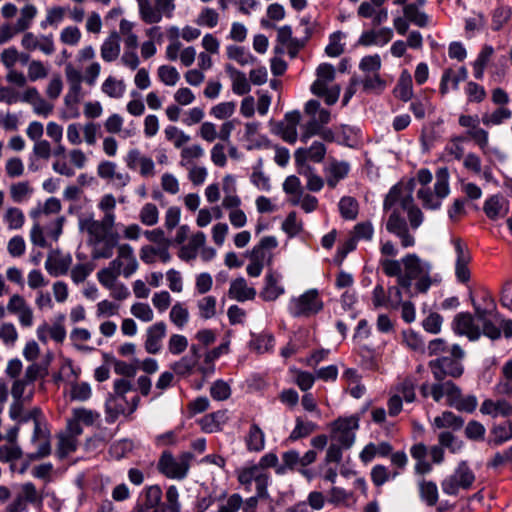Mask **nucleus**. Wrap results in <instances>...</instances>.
<instances>
[{
    "label": "nucleus",
    "mask_w": 512,
    "mask_h": 512,
    "mask_svg": "<svg viewBox=\"0 0 512 512\" xmlns=\"http://www.w3.org/2000/svg\"><path fill=\"white\" fill-rule=\"evenodd\" d=\"M64 71L68 83L84 82L89 86H94L101 73V65L99 62H91L82 73L71 63H68Z\"/></svg>",
    "instance_id": "nucleus-20"
},
{
    "label": "nucleus",
    "mask_w": 512,
    "mask_h": 512,
    "mask_svg": "<svg viewBox=\"0 0 512 512\" xmlns=\"http://www.w3.org/2000/svg\"><path fill=\"white\" fill-rule=\"evenodd\" d=\"M318 429L317 424L304 420L302 417L295 419V427L290 433L289 440L296 441L305 438Z\"/></svg>",
    "instance_id": "nucleus-55"
},
{
    "label": "nucleus",
    "mask_w": 512,
    "mask_h": 512,
    "mask_svg": "<svg viewBox=\"0 0 512 512\" xmlns=\"http://www.w3.org/2000/svg\"><path fill=\"white\" fill-rule=\"evenodd\" d=\"M34 393V383L28 380L24 375L17 378L11 388V395L17 401L30 400Z\"/></svg>",
    "instance_id": "nucleus-47"
},
{
    "label": "nucleus",
    "mask_w": 512,
    "mask_h": 512,
    "mask_svg": "<svg viewBox=\"0 0 512 512\" xmlns=\"http://www.w3.org/2000/svg\"><path fill=\"white\" fill-rule=\"evenodd\" d=\"M169 248L170 246L164 245H143L139 250V257L143 263L148 265L156 262L168 263L172 258Z\"/></svg>",
    "instance_id": "nucleus-26"
},
{
    "label": "nucleus",
    "mask_w": 512,
    "mask_h": 512,
    "mask_svg": "<svg viewBox=\"0 0 512 512\" xmlns=\"http://www.w3.org/2000/svg\"><path fill=\"white\" fill-rule=\"evenodd\" d=\"M386 229L389 233L399 238L403 248H409L415 245V237L410 233L405 218L400 215L398 210H394L390 214L386 222Z\"/></svg>",
    "instance_id": "nucleus-17"
},
{
    "label": "nucleus",
    "mask_w": 512,
    "mask_h": 512,
    "mask_svg": "<svg viewBox=\"0 0 512 512\" xmlns=\"http://www.w3.org/2000/svg\"><path fill=\"white\" fill-rule=\"evenodd\" d=\"M2 220L10 231L21 230L26 221L24 212L16 206H8L5 208Z\"/></svg>",
    "instance_id": "nucleus-44"
},
{
    "label": "nucleus",
    "mask_w": 512,
    "mask_h": 512,
    "mask_svg": "<svg viewBox=\"0 0 512 512\" xmlns=\"http://www.w3.org/2000/svg\"><path fill=\"white\" fill-rule=\"evenodd\" d=\"M489 444L498 446L512 438V422L494 425L490 430Z\"/></svg>",
    "instance_id": "nucleus-53"
},
{
    "label": "nucleus",
    "mask_w": 512,
    "mask_h": 512,
    "mask_svg": "<svg viewBox=\"0 0 512 512\" xmlns=\"http://www.w3.org/2000/svg\"><path fill=\"white\" fill-rule=\"evenodd\" d=\"M475 481V475L466 462H461L454 473L442 482V490L449 495H456L463 489H469Z\"/></svg>",
    "instance_id": "nucleus-15"
},
{
    "label": "nucleus",
    "mask_w": 512,
    "mask_h": 512,
    "mask_svg": "<svg viewBox=\"0 0 512 512\" xmlns=\"http://www.w3.org/2000/svg\"><path fill=\"white\" fill-rule=\"evenodd\" d=\"M167 326L163 321L156 322L146 330L144 348L149 354H157L162 348V340L166 336Z\"/></svg>",
    "instance_id": "nucleus-25"
},
{
    "label": "nucleus",
    "mask_w": 512,
    "mask_h": 512,
    "mask_svg": "<svg viewBox=\"0 0 512 512\" xmlns=\"http://www.w3.org/2000/svg\"><path fill=\"white\" fill-rule=\"evenodd\" d=\"M284 292V287L279 284V277L272 270H269L265 276V284L260 292V297L264 301H275Z\"/></svg>",
    "instance_id": "nucleus-37"
},
{
    "label": "nucleus",
    "mask_w": 512,
    "mask_h": 512,
    "mask_svg": "<svg viewBox=\"0 0 512 512\" xmlns=\"http://www.w3.org/2000/svg\"><path fill=\"white\" fill-rule=\"evenodd\" d=\"M480 412L484 415H490L493 418L499 415L506 417L512 413V405L506 400L493 401L486 399L480 407Z\"/></svg>",
    "instance_id": "nucleus-45"
},
{
    "label": "nucleus",
    "mask_w": 512,
    "mask_h": 512,
    "mask_svg": "<svg viewBox=\"0 0 512 512\" xmlns=\"http://www.w3.org/2000/svg\"><path fill=\"white\" fill-rule=\"evenodd\" d=\"M430 273V263L422 260L415 253L406 254L403 257V275L400 279V287L413 296L412 284L415 282L414 292L424 294L433 283Z\"/></svg>",
    "instance_id": "nucleus-5"
},
{
    "label": "nucleus",
    "mask_w": 512,
    "mask_h": 512,
    "mask_svg": "<svg viewBox=\"0 0 512 512\" xmlns=\"http://www.w3.org/2000/svg\"><path fill=\"white\" fill-rule=\"evenodd\" d=\"M349 170L350 166L345 161H330L325 168L327 185L335 188L337 183L348 175Z\"/></svg>",
    "instance_id": "nucleus-36"
},
{
    "label": "nucleus",
    "mask_w": 512,
    "mask_h": 512,
    "mask_svg": "<svg viewBox=\"0 0 512 512\" xmlns=\"http://www.w3.org/2000/svg\"><path fill=\"white\" fill-rule=\"evenodd\" d=\"M33 193V187L29 181H20L12 183L9 186V196L14 203H23L30 198Z\"/></svg>",
    "instance_id": "nucleus-50"
},
{
    "label": "nucleus",
    "mask_w": 512,
    "mask_h": 512,
    "mask_svg": "<svg viewBox=\"0 0 512 512\" xmlns=\"http://www.w3.org/2000/svg\"><path fill=\"white\" fill-rule=\"evenodd\" d=\"M21 46L28 52L39 50L45 55H51L55 52L54 39L51 34L36 35L26 30L21 38Z\"/></svg>",
    "instance_id": "nucleus-19"
},
{
    "label": "nucleus",
    "mask_w": 512,
    "mask_h": 512,
    "mask_svg": "<svg viewBox=\"0 0 512 512\" xmlns=\"http://www.w3.org/2000/svg\"><path fill=\"white\" fill-rule=\"evenodd\" d=\"M393 94L403 102H408L413 99V81L411 74L407 70L401 72L397 84L394 87Z\"/></svg>",
    "instance_id": "nucleus-41"
},
{
    "label": "nucleus",
    "mask_w": 512,
    "mask_h": 512,
    "mask_svg": "<svg viewBox=\"0 0 512 512\" xmlns=\"http://www.w3.org/2000/svg\"><path fill=\"white\" fill-rule=\"evenodd\" d=\"M403 14L409 21L420 28H424L429 24V16L419 9L417 4H406L403 7Z\"/></svg>",
    "instance_id": "nucleus-51"
},
{
    "label": "nucleus",
    "mask_w": 512,
    "mask_h": 512,
    "mask_svg": "<svg viewBox=\"0 0 512 512\" xmlns=\"http://www.w3.org/2000/svg\"><path fill=\"white\" fill-rule=\"evenodd\" d=\"M162 490L158 485H151L144 489L134 512H165L161 506Z\"/></svg>",
    "instance_id": "nucleus-21"
},
{
    "label": "nucleus",
    "mask_w": 512,
    "mask_h": 512,
    "mask_svg": "<svg viewBox=\"0 0 512 512\" xmlns=\"http://www.w3.org/2000/svg\"><path fill=\"white\" fill-rule=\"evenodd\" d=\"M379 264L386 276L397 278V284L400 286V279L403 275V257L400 260L383 258L380 259Z\"/></svg>",
    "instance_id": "nucleus-58"
},
{
    "label": "nucleus",
    "mask_w": 512,
    "mask_h": 512,
    "mask_svg": "<svg viewBox=\"0 0 512 512\" xmlns=\"http://www.w3.org/2000/svg\"><path fill=\"white\" fill-rule=\"evenodd\" d=\"M494 53V49L489 46L485 45L481 52L479 53L477 59L473 63V71H474V77L477 80H481L484 76L485 68L490 61L491 56Z\"/></svg>",
    "instance_id": "nucleus-61"
},
{
    "label": "nucleus",
    "mask_w": 512,
    "mask_h": 512,
    "mask_svg": "<svg viewBox=\"0 0 512 512\" xmlns=\"http://www.w3.org/2000/svg\"><path fill=\"white\" fill-rule=\"evenodd\" d=\"M101 90L111 98H120L125 92L123 80H118L113 76H108L102 83Z\"/></svg>",
    "instance_id": "nucleus-64"
},
{
    "label": "nucleus",
    "mask_w": 512,
    "mask_h": 512,
    "mask_svg": "<svg viewBox=\"0 0 512 512\" xmlns=\"http://www.w3.org/2000/svg\"><path fill=\"white\" fill-rule=\"evenodd\" d=\"M288 309L295 318L309 319L324 309V301L320 292L313 288L292 297L289 301Z\"/></svg>",
    "instance_id": "nucleus-7"
},
{
    "label": "nucleus",
    "mask_w": 512,
    "mask_h": 512,
    "mask_svg": "<svg viewBox=\"0 0 512 512\" xmlns=\"http://www.w3.org/2000/svg\"><path fill=\"white\" fill-rule=\"evenodd\" d=\"M316 76V80L311 85V92L318 97H324L326 104H335L340 95V87L338 85L329 87L335 78L334 67L331 64L322 63L316 70Z\"/></svg>",
    "instance_id": "nucleus-10"
},
{
    "label": "nucleus",
    "mask_w": 512,
    "mask_h": 512,
    "mask_svg": "<svg viewBox=\"0 0 512 512\" xmlns=\"http://www.w3.org/2000/svg\"><path fill=\"white\" fill-rule=\"evenodd\" d=\"M402 209L407 213L409 225L412 229H418L424 220L421 209L414 203V199L409 192L401 201Z\"/></svg>",
    "instance_id": "nucleus-39"
},
{
    "label": "nucleus",
    "mask_w": 512,
    "mask_h": 512,
    "mask_svg": "<svg viewBox=\"0 0 512 512\" xmlns=\"http://www.w3.org/2000/svg\"><path fill=\"white\" fill-rule=\"evenodd\" d=\"M97 279L104 288L110 291L111 297L118 301L125 300L130 295L128 288L118 282L117 276L97 273Z\"/></svg>",
    "instance_id": "nucleus-33"
},
{
    "label": "nucleus",
    "mask_w": 512,
    "mask_h": 512,
    "mask_svg": "<svg viewBox=\"0 0 512 512\" xmlns=\"http://www.w3.org/2000/svg\"><path fill=\"white\" fill-rule=\"evenodd\" d=\"M49 75V67L41 60H31L27 66V78L30 82L46 79Z\"/></svg>",
    "instance_id": "nucleus-60"
},
{
    "label": "nucleus",
    "mask_w": 512,
    "mask_h": 512,
    "mask_svg": "<svg viewBox=\"0 0 512 512\" xmlns=\"http://www.w3.org/2000/svg\"><path fill=\"white\" fill-rule=\"evenodd\" d=\"M463 426L464 419L451 411H443L440 415L436 416L432 422V428L434 430L456 432L461 430Z\"/></svg>",
    "instance_id": "nucleus-31"
},
{
    "label": "nucleus",
    "mask_w": 512,
    "mask_h": 512,
    "mask_svg": "<svg viewBox=\"0 0 512 512\" xmlns=\"http://www.w3.org/2000/svg\"><path fill=\"white\" fill-rule=\"evenodd\" d=\"M95 264L92 261H83L70 268V278L75 284L83 283L94 271Z\"/></svg>",
    "instance_id": "nucleus-56"
},
{
    "label": "nucleus",
    "mask_w": 512,
    "mask_h": 512,
    "mask_svg": "<svg viewBox=\"0 0 512 512\" xmlns=\"http://www.w3.org/2000/svg\"><path fill=\"white\" fill-rule=\"evenodd\" d=\"M256 296V290L250 287L243 277H238L231 281L228 290V297L238 302L253 300Z\"/></svg>",
    "instance_id": "nucleus-32"
},
{
    "label": "nucleus",
    "mask_w": 512,
    "mask_h": 512,
    "mask_svg": "<svg viewBox=\"0 0 512 512\" xmlns=\"http://www.w3.org/2000/svg\"><path fill=\"white\" fill-rule=\"evenodd\" d=\"M245 443L249 451L259 452L264 449L265 435L258 424L252 423L245 437Z\"/></svg>",
    "instance_id": "nucleus-49"
},
{
    "label": "nucleus",
    "mask_w": 512,
    "mask_h": 512,
    "mask_svg": "<svg viewBox=\"0 0 512 512\" xmlns=\"http://www.w3.org/2000/svg\"><path fill=\"white\" fill-rule=\"evenodd\" d=\"M175 8V0H153L139 9V15L144 23L152 25L161 22L163 17L171 18Z\"/></svg>",
    "instance_id": "nucleus-14"
},
{
    "label": "nucleus",
    "mask_w": 512,
    "mask_h": 512,
    "mask_svg": "<svg viewBox=\"0 0 512 512\" xmlns=\"http://www.w3.org/2000/svg\"><path fill=\"white\" fill-rule=\"evenodd\" d=\"M454 331L459 335H465L470 340H476L480 337L481 331L476 321V317L469 313H459L454 319Z\"/></svg>",
    "instance_id": "nucleus-27"
},
{
    "label": "nucleus",
    "mask_w": 512,
    "mask_h": 512,
    "mask_svg": "<svg viewBox=\"0 0 512 512\" xmlns=\"http://www.w3.org/2000/svg\"><path fill=\"white\" fill-rule=\"evenodd\" d=\"M79 229L87 235V244L91 247L93 260L109 259L114 253L120 236L115 231V221L112 216L97 220L92 215L79 219Z\"/></svg>",
    "instance_id": "nucleus-2"
},
{
    "label": "nucleus",
    "mask_w": 512,
    "mask_h": 512,
    "mask_svg": "<svg viewBox=\"0 0 512 512\" xmlns=\"http://www.w3.org/2000/svg\"><path fill=\"white\" fill-rule=\"evenodd\" d=\"M326 154L325 145L321 142H314L309 148H299L295 152V162H321Z\"/></svg>",
    "instance_id": "nucleus-40"
},
{
    "label": "nucleus",
    "mask_w": 512,
    "mask_h": 512,
    "mask_svg": "<svg viewBox=\"0 0 512 512\" xmlns=\"http://www.w3.org/2000/svg\"><path fill=\"white\" fill-rule=\"evenodd\" d=\"M140 397L133 388L131 380L116 379L113 383V392L105 403V411L109 421H115L120 415L130 416L139 405Z\"/></svg>",
    "instance_id": "nucleus-4"
},
{
    "label": "nucleus",
    "mask_w": 512,
    "mask_h": 512,
    "mask_svg": "<svg viewBox=\"0 0 512 512\" xmlns=\"http://www.w3.org/2000/svg\"><path fill=\"white\" fill-rule=\"evenodd\" d=\"M465 352L458 345L451 346L449 356H440L434 360L429 361L428 367L435 379V383H423L420 386V393L424 398L431 396L435 402H440L443 397H446L448 406L472 413L477 407V398L473 395L463 396L460 387L454 382L446 378H460L464 373L462 360L464 359Z\"/></svg>",
    "instance_id": "nucleus-1"
},
{
    "label": "nucleus",
    "mask_w": 512,
    "mask_h": 512,
    "mask_svg": "<svg viewBox=\"0 0 512 512\" xmlns=\"http://www.w3.org/2000/svg\"><path fill=\"white\" fill-rule=\"evenodd\" d=\"M17 497L22 501L23 504L31 503L41 505L43 501V495L37 491L35 485L31 482H27L21 485L20 493Z\"/></svg>",
    "instance_id": "nucleus-59"
},
{
    "label": "nucleus",
    "mask_w": 512,
    "mask_h": 512,
    "mask_svg": "<svg viewBox=\"0 0 512 512\" xmlns=\"http://www.w3.org/2000/svg\"><path fill=\"white\" fill-rule=\"evenodd\" d=\"M193 455L190 452L181 454L178 458L169 452H164L158 462L159 471L168 478L182 479L186 476Z\"/></svg>",
    "instance_id": "nucleus-13"
},
{
    "label": "nucleus",
    "mask_w": 512,
    "mask_h": 512,
    "mask_svg": "<svg viewBox=\"0 0 512 512\" xmlns=\"http://www.w3.org/2000/svg\"><path fill=\"white\" fill-rule=\"evenodd\" d=\"M453 243L457 254L456 276L460 282L465 283L470 279V271L468 269L470 255L466 246L460 239H455Z\"/></svg>",
    "instance_id": "nucleus-30"
},
{
    "label": "nucleus",
    "mask_w": 512,
    "mask_h": 512,
    "mask_svg": "<svg viewBox=\"0 0 512 512\" xmlns=\"http://www.w3.org/2000/svg\"><path fill=\"white\" fill-rule=\"evenodd\" d=\"M38 14L37 7L26 4L20 9V16L15 24L5 22L0 25V45L12 40L18 33L28 30Z\"/></svg>",
    "instance_id": "nucleus-12"
},
{
    "label": "nucleus",
    "mask_w": 512,
    "mask_h": 512,
    "mask_svg": "<svg viewBox=\"0 0 512 512\" xmlns=\"http://www.w3.org/2000/svg\"><path fill=\"white\" fill-rule=\"evenodd\" d=\"M359 428V418L355 415L338 417L330 424V437L344 449H349L355 442V433Z\"/></svg>",
    "instance_id": "nucleus-11"
},
{
    "label": "nucleus",
    "mask_w": 512,
    "mask_h": 512,
    "mask_svg": "<svg viewBox=\"0 0 512 512\" xmlns=\"http://www.w3.org/2000/svg\"><path fill=\"white\" fill-rule=\"evenodd\" d=\"M69 84V92L64 98L65 105L71 109L72 113L70 117L76 118L79 116L77 104L80 101V95L82 90V82H72Z\"/></svg>",
    "instance_id": "nucleus-57"
},
{
    "label": "nucleus",
    "mask_w": 512,
    "mask_h": 512,
    "mask_svg": "<svg viewBox=\"0 0 512 512\" xmlns=\"http://www.w3.org/2000/svg\"><path fill=\"white\" fill-rule=\"evenodd\" d=\"M204 155V149L200 144H192L190 146H184L180 152V166L189 167L194 165V162L202 158Z\"/></svg>",
    "instance_id": "nucleus-54"
},
{
    "label": "nucleus",
    "mask_w": 512,
    "mask_h": 512,
    "mask_svg": "<svg viewBox=\"0 0 512 512\" xmlns=\"http://www.w3.org/2000/svg\"><path fill=\"white\" fill-rule=\"evenodd\" d=\"M46 133L49 138L56 143L53 149L54 161L52 169L55 173L72 177L75 174L74 169H83L87 162V155L78 148L67 151L66 147L62 144L63 128L56 122H49L46 127Z\"/></svg>",
    "instance_id": "nucleus-3"
},
{
    "label": "nucleus",
    "mask_w": 512,
    "mask_h": 512,
    "mask_svg": "<svg viewBox=\"0 0 512 512\" xmlns=\"http://www.w3.org/2000/svg\"><path fill=\"white\" fill-rule=\"evenodd\" d=\"M206 244V235L202 231L194 232L190 235L187 243H184L178 250V257L189 262L197 258L201 249Z\"/></svg>",
    "instance_id": "nucleus-24"
},
{
    "label": "nucleus",
    "mask_w": 512,
    "mask_h": 512,
    "mask_svg": "<svg viewBox=\"0 0 512 512\" xmlns=\"http://www.w3.org/2000/svg\"><path fill=\"white\" fill-rule=\"evenodd\" d=\"M72 265V257L70 254H61L53 252L47 256L45 261L46 271L53 277L66 275Z\"/></svg>",
    "instance_id": "nucleus-29"
},
{
    "label": "nucleus",
    "mask_w": 512,
    "mask_h": 512,
    "mask_svg": "<svg viewBox=\"0 0 512 512\" xmlns=\"http://www.w3.org/2000/svg\"><path fill=\"white\" fill-rule=\"evenodd\" d=\"M398 476L399 471H390L387 466L382 464L375 465L370 472L371 481L376 487H381L390 479H395Z\"/></svg>",
    "instance_id": "nucleus-52"
},
{
    "label": "nucleus",
    "mask_w": 512,
    "mask_h": 512,
    "mask_svg": "<svg viewBox=\"0 0 512 512\" xmlns=\"http://www.w3.org/2000/svg\"><path fill=\"white\" fill-rule=\"evenodd\" d=\"M170 321L178 328H183L189 321L188 308L182 302H176L169 312Z\"/></svg>",
    "instance_id": "nucleus-62"
},
{
    "label": "nucleus",
    "mask_w": 512,
    "mask_h": 512,
    "mask_svg": "<svg viewBox=\"0 0 512 512\" xmlns=\"http://www.w3.org/2000/svg\"><path fill=\"white\" fill-rule=\"evenodd\" d=\"M269 474L263 471L261 467L251 466L242 469L238 474L239 482L250 491L252 482L256 484V491L259 497H268L267 485Z\"/></svg>",
    "instance_id": "nucleus-16"
},
{
    "label": "nucleus",
    "mask_w": 512,
    "mask_h": 512,
    "mask_svg": "<svg viewBox=\"0 0 512 512\" xmlns=\"http://www.w3.org/2000/svg\"><path fill=\"white\" fill-rule=\"evenodd\" d=\"M449 192V171L443 167L436 172L434 191L432 192L428 187H422L417 191V198L425 209L436 210L441 207L442 200L448 196Z\"/></svg>",
    "instance_id": "nucleus-8"
},
{
    "label": "nucleus",
    "mask_w": 512,
    "mask_h": 512,
    "mask_svg": "<svg viewBox=\"0 0 512 512\" xmlns=\"http://www.w3.org/2000/svg\"><path fill=\"white\" fill-rule=\"evenodd\" d=\"M97 175L118 189L126 187L131 179L128 173L117 172V165L111 161H101L97 166Z\"/></svg>",
    "instance_id": "nucleus-22"
},
{
    "label": "nucleus",
    "mask_w": 512,
    "mask_h": 512,
    "mask_svg": "<svg viewBox=\"0 0 512 512\" xmlns=\"http://www.w3.org/2000/svg\"><path fill=\"white\" fill-rule=\"evenodd\" d=\"M227 421L226 411H217L203 416L199 423L204 432L215 433L221 431Z\"/></svg>",
    "instance_id": "nucleus-42"
},
{
    "label": "nucleus",
    "mask_w": 512,
    "mask_h": 512,
    "mask_svg": "<svg viewBox=\"0 0 512 512\" xmlns=\"http://www.w3.org/2000/svg\"><path fill=\"white\" fill-rule=\"evenodd\" d=\"M79 435L70 431L68 426H66L65 432L58 435L57 454L60 458H64L76 451Z\"/></svg>",
    "instance_id": "nucleus-43"
},
{
    "label": "nucleus",
    "mask_w": 512,
    "mask_h": 512,
    "mask_svg": "<svg viewBox=\"0 0 512 512\" xmlns=\"http://www.w3.org/2000/svg\"><path fill=\"white\" fill-rule=\"evenodd\" d=\"M225 70L232 81V91L235 94L245 95L250 91V84L248 82L246 75L243 72L237 70L230 64H227L225 66Z\"/></svg>",
    "instance_id": "nucleus-46"
},
{
    "label": "nucleus",
    "mask_w": 512,
    "mask_h": 512,
    "mask_svg": "<svg viewBox=\"0 0 512 512\" xmlns=\"http://www.w3.org/2000/svg\"><path fill=\"white\" fill-rule=\"evenodd\" d=\"M116 257L109 262L108 266L100 269L97 273L112 275L124 278L132 276L139 268V263L130 244H117Z\"/></svg>",
    "instance_id": "nucleus-6"
},
{
    "label": "nucleus",
    "mask_w": 512,
    "mask_h": 512,
    "mask_svg": "<svg viewBox=\"0 0 512 512\" xmlns=\"http://www.w3.org/2000/svg\"><path fill=\"white\" fill-rule=\"evenodd\" d=\"M7 311L16 316L23 328H30L34 323V312L26 299L20 294H13L7 303Z\"/></svg>",
    "instance_id": "nucleus-18"
},
{
    "label": "nucleus",
    "mask_w": 512,
    "mask_h": 512,
    "mask_svg": "<svg viewBox=\"0 0 512 512\" xmlns=\"http://www.w3.org/2000/svg\"><path fill=\"white\" fill-rule=\"evenodd\" d=\"M40 415V410L35 408L27 416L21 419L22 422H31L33 426L31 445L34 451L30 456L32 459L46 457L51 452L50 432L47 426L40 421Z\"/></svg>",
    "instance_id": "nucleus-9"
},
{
    "label": "nucleus",
    "mask_w": 512,
    "mask_h": 512,
    "mask_svg": "<svg viewBox=\"0 0 512 512\" xmlns=\"http://www.w3.org/2000/svg\"><path fill=\"white\" fill-rule=\"evenodd\" d=\"M100 418L97 411L87 409L84 407L75 408L72 410V416L67 420V426L74 434H82L83 430L81 424L86 426L93 425Z\"/></svg>",
    "instance_id": "nucleus-23"
},
{
    "label": "nucleus",
    "mask_w": 512,
    "mask_h": 512,
    "mask_svg": "<svg viewBox=\"0 0 512 512\" xmlns=\"http://www.w3.org/2000/svg\"><path fill=\"white\" fill-rule=\"evenodd\" d=\"M164 135L177 149H182L190 141V136L176 126L166 127Z\"/></svg>",
    "instance_id": "nucleus-63"
},
{
    "label": "nucleus",
    "mask_w": 512,
    "mask_h": 512,
    "mask_svg": "<svg viewBox=\"0 0 512 512\" xmlns=\"http://www.w3.org/2000/svg\"><path fill=\"white\" fill-rule=\"evenodd\" d=\"M476 321L482 326V333L492 340L498 339L501 335L500 319L497 314L487 310L476 309Z\"/></svg>",
    "instance_id": "nucleus-28"
},
{
    "label": "nucleus",
    "mask_w": 512,
    "mask_h": 512,
    "mask_svg": "<svg viewBox=\"0 0 512 512\" xmlns=\"http://www.w3.org/2000/svg\"><path fill=\"white\" fill-rule=\"evenodd\" d=\"M393 451L392 445L387 441H382L379 443L370 442L364 446L362 451L359 454V458L362 463L368 464L375 457H387Z\"/></svg>",
    "instance_id": "nucleus-34"
},
{
    "label": "nucleus",
    "mask_w": 512,
    "mask_h": 512,
    "mask_svg": "<svg viewBox=\"0 0 512 512\" xmlns=\"http://www.w3.org/2000/svg\"><path fill=\"white\" fill-rule=\"evenodd\" d=\"M100 55L103 61L113 62L120 55V36L118 32L112 31L103 41L100 47Z\"/></svg>",
    "instance_id": "nucleus-38"
},
{
    "label": "nucleus",
    "mask_w": 512,
    "mask_h": 512,
    "mask_svg": "<svg viewBox=\"0 0 512 512\" xmlns=\"http://www.w3.org/2000/svg\"><path fill=\"white\" fill-rule=\"evenodd\" d=\"M483 210L489 219L495 221L507 215L509 204L503 197L492 196L485 201Z\"/></svg>",
    "instance_id": "nucleus-35"
},
{
    "label": "nucleus",
    "mask_w": 512,
    "mask_h": 512,
    "mask_svg": "<svg viewBox=\"0 0 512 512\" xmlns=\"http://www.w3.org/2000/svg\"><path fill=\"white\" fill-rule=\"evenodd\" d=\"M428 450L423 443L414 444L410 448L411 456L417 461L415 465V472L418 474H425L431 471V464L426 461Z\"/></svg>",
    "instance_id": "nucleus-48"
}]
</instances>
